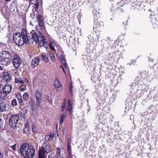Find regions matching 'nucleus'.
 <instances>
[{
    "mask_svg": "<svg viewBox=\"0 0 158 158\" xmlns=\"http://www.w3.org/2000/svg\"><path fill=\"white\" fill-rule=\"evenodd\" d=\"M35 149L30 144L25 143L21 145L20 152L25 158H32L35 154Z\"/></svg>",
    "mask_w": 158,
    "mask_h": 158,
    "instance_id": "1",
    "label": "nucleus"
},
{
    "mask_svg": "<svg viewBox=\"0 0 158 158\" xmlns=\"http://www.w3.org/2000/svg\"><path fill=\"white\" fill-rule=\"evenodd\" d=\"M11 59V55L9 52L3 51L0 53V61L3 64H8Z\"/></svg>",
    "mask_w": 158,
    "mask_h": 158,
    "instance_id": "2",
    "label": "nucleus"
},
{
    "mask_svg": "<svg viewBox=\"0 0 158 158\" xmlns=\"http://www.w3.org/2000/svg\"><path fill=\"white\" fill-rule=\"evenodd\" d=\"M13 38L15 43L19 46H22L24 44H27L28 43V40L23 39L20 33H15Z\"/></svg>",
    "mask_w": 158,
    "mask_h": 158,
    "instance_id": "3",
    "label": "nucleus"
},
{
    "mask_svg": "<svg viewBox=\"0 0 158 158\" xmlns=\"http://www.w3.org/2000/svg\"><path fill=\"white\" fill-rule=\"evenodd\" d=\"M19 116L18 114H13L11 115L9 120V125L11 128L15 129L16 127L19 120Z\"/></svg>",
    "mask_w": 158,
    "mask_h": 158,
    "instance_id": "4",
    "label": "nucleus"
},
{
    "mask_svg": "<svg viewBox=\"0 0 158 158\" xmlns=\"http://www.w3.org/2000/svg\"><path fill=\"white\" fill-rule=\"evenodd\" d=\"M31 33L32 34V38L36 44L39 43L41 39H42L43 35L40 32H39L37 33L34 31H32L31 32Z\"/></svg>",
    "mask_w": 158,
    "mask_h": 158,
    "instance_id": "5",
    "label": "nucleus"
},
{
    "mask_svg": "<svg viewBox=\"0 0 158 158\" xmlns=\"http://www.w3.org/2000/svg\"><path fill=\"white\" fill-rule=\"evenodd\" d=\"M35 96L37 105L39 107H40V102L42 100V93L40 92L38 90H36L35 92Z\"/></svg>",
    "mask_w": 158,
    "mask_h": 158,
    "instance_id": "6",
    "label": "nucleus"
},
{
    "mask_svg": "<svg viewBox=\"0 0 158 158\" xmlns=\"http://www.w3.org/2000/svg\"><path fill=\"white\" fill-rule=\"evenodd\" d=\"M37 20L38 23V25L40 29H44L45 28V23L42 16L38 14L37 16Z\"/></svg>",
    "mask_w": 158,
    "mask_h": 158,
    "instance_id": "7",
    "label": "nucleus"
},
{
    "mask_svg": "<svg viewBox=\"0 0 158 158\" xmlns=\"http://www.w3.org/2000/svg\"><path fill=\"white\" fill-rule=\"evenodd\" d=\"M12 61L14 66L16 68H18L21 64V60L19 59L18 55L17 54H15L14 56Z\"/></svg>",
    "mask_w": 158,
    "mask_h": 158,
    "instance_id": "8",
    "label": "nucleus"
},
{
    "mask_svg": "<svg viewBox=\"0 0 158 158\" xmlns=\"http://www.w3.org/2000/svg\"><path fill=\"white\" fill-rule=\"evenodd\" d=\"M1 76L3 80L6 82H9L11 78V75L7 72H3Z\"/></svg>",
    "mask_w": 158,
    "mask_h": 158,
    "instance_id": "9",
    "label": "nucleus"
},
{
    "mask_svg": "<svg viewBox=\"0 0 158 158\" xmlns=\"http://www.w3.org/2000/svg\"><path fill=\"white\" fill-rule=\"evenodd\" d=\"M3 93L6 95L9 94L12 90V86L11 85L7 83L2 88Z\"/></svg>",
    "mask_w": 158,
    "mask_h": 158,
    "instance_id": "10",
    "label": "nucleus"
},
{
    "mask_svg": "<svg viewBox=\"0 0 158 158\" xmlns=\"http://www.w3.org/2000/svg\"><path fill=\"white\" fill-rule=\"evenodd\" d=\"M9 109V106L7 104L2 102L0 103V111L3 112Z\"/></svg>",
    "mask_w": 158,
    "mask_h": 158,
    "instance_id": "11",
    "label": "nucleus"
},
{
    "mask_svg": "<svg viewBox=\"0 0 158 158\" xmlns=\"http://www.w3.org/2000/svg\"><path fill=\"white\" fill-rule=\"evenodd\" d=\"M40 62V59L39 58H34L31 62V66L32 68H34L37 66Z\"/></svg>",
    "mask_w": 158,
    "mask_h": 158,
    "instance_id": "12",
    "label": "nucleus"
},
{
    "mask_svg": "<svg viewBox=\"0 0 158 158\" xmlns=\"http://www.w3.org/2000/svg\"><path fill=\"white\" fill-rule=\"evenodd\" d=\"M42 39H41V40L39 42V43H38L39 44L41 47L44 46L46 49H47L48 48V46L47 45V42L45 40L46 39L45 37L43 36H42Z\"/></svg>",
    "mask_w": 158,
    "mask_h": 158,
    "instance_id": "13",
    "label": "nucleus"
},
{
    "mask_svg": "<svg viewBox=\"0 0 158 158\" xmlns=\"http://www.w3.org/2000/svg\"><path fill=\"white\" fill-rule=\"evenodd\" d=\"M42 149V151L44 152L48 153L50 151V147L48 144H47L46 143H44L42 146V148L40 149Z\"/></svg>",
    "mask_w": 158,
    "mask_h": 158,
    "instance_id": "14",
    "label": "nucleus"
},
{
    "mask_svg": "<svg viewBox=\"0 0 158 158\" xmlns=\"http://www.w3.org/2000/svg\"><path fill=\"white\" fill-rule=\"evenodd\" d=\"M20 34L21 35V36L23 38V39L28 40L27 33L25 29H22Z\"/></svg>",
    "mask_w": 158,
    "mask_h": 158,
    "instance_id": "15",
    "label": "nucleus"
},
{
    "mask_svg": "<svg viewBox=\"0 0 158 158\" xmlns=\"http://www.w3.org/2000/svg\"><path fill=\"white\" fill-rule=\"evenodd\" d=\"M68 110L69 111V113L70 114H71L72 113V105L71 103V101L70 100H68Z\"/></svg>",
    "mask_w": 158,
    "mask_h": 158,
    "instance_id": "16",
    "label": "nucleus"
},
{
    "mask_svg": "<svg viewBox=\"0 0 158 158\" xmlns=\"http://www.w3.org/2000/svg\"><path fill=\"white\" fill-rule=\"evenodd\" d=\"M25 82L24 77H21L19 78H15V82L16 83H19L20 84H23Z\"/></svg>",
    "mask_w": 158,
    "mask_h": 158,
    "instance_id": "17",
    "label": "nucleus"
},
{
    "mask_svg": "<svg viewBox=\"0 0 158 158\" xmlns=\"http://www.w3.org/2000/svg\"><path fill=\"white\" fill-rule=\"evenodd\" d=\"M27 111L26 108L22 109L21 111V116L24 118H25V115L27 113Z\"/></svg>",
    "mask_w": 158,
    "mask_h": 158,
    "instance_id": "18",
    "label": "nucleus"
},
{
    "mask_svg": "<svg viewBox=\"0 0 158 158\" xmlns=\"http://www.w3.org/2000/svg\"><path fill=\"white\" fill-rule=\"evenodd\" d=\"M42 149H40L39 151L38 158H44L46 152L42 151Z\"/></svg>",
    "mask_w": 158,
    "mask_h": 158,
    "instance_id": "19",
    "label": "nucleus"
},
{
    "mask_svg": "<svg viewBox=\"0 0 158 158\" xmlns=\"http://www.w3.org/2000/svg\"><path fill=\"white\" fill-rule=\"evenodd\" d=\"M66 116L67 115L64 114H63L60 115V121L59 122L60 124L61 125L63 124L64 120Z\"/></svg>",
    "mask_w": 158,
    "mask_h": 158,
    "instance_id": "20",
    "label": "nucleus"
},
{
    "mask_svg": "<svg viewBox=\"0 0 158 158\" xmlns=\"http://www.w3.org/2000/svg\"><path fill=\"white\" fill-rule=\"evenodd\" d=\"M54 134L53 133L49 135H47L45 137V140L47 141H49L51 140L53 137Z\"/></svg>",
    "mask_w": 158,
    "mask_h": 158,
    "instance_id": "21",
    "label": "nucleus"
},
{
    "mask_svg": "<svg viewBox=\"0 0 158 158\" xmlns=\"http://www.w3.org/2000/svg\"><path fill=\"white\" fill-rule=\"evenodd\" d=\"M54 85L57 88H59L61 87V84L58 80H56L55 81Z\"/></svg>",
    "mask_w": 158,
    "mask_h": 158,
    "instance_id": "22",
    "label": "nucleus"
},
{
    "mask_svg": "<svg viewBox=\"0 0 158 158\" xmlns=\"http://www.w3.org/2000/svg\"><path fill=\"white\" fill-rule=\"evenodd\" d=\"M60 59L63 64L66 63V59L63 56L60 55Z\"/></svg>",
    "mask_w": 158,
    "mask_h": 158,
    "instance_id": "23",
    "label": "nucleus"
},
{
    "mask_svg": "<svg viewBox=\"0 0 158 158\" xmlns=\"http://www.w3.org/2000/svg\"><path fill=\"white\" fill-rule=\"evenodd\" d=\"M48 158H58V156L54 153H52L48 155Z\"/></svg>",
    "mask_w": 158,
    "mask_h": 158,
    "instance_id": "24",
    "label": "nucleus"
},
{
    "mask_svg": "<svg viewBox=\"0 0 158 158\" xmlns=\"http://www.w3.org/2000/svg\"><path fill=\"white\" fill-rule=\"evenodd\" d=\"M11 105L13 106H17V102L16 99H14L12 101Z\"/></svg>",
    "mask_w": 158,
    "mask_h": 158,
    "instance_id": "25",
    "label": "nucleus"
},
{
    "mask_svg": "<svg viewBox=\"0 0 158 158\" xmlns=\"http://www.w3.org/2000/svg\"><path fill=\"white\" fill-rule=\"evenodd\" d=\"M26 89V86L24 85H22L20 86L19 89L21 91H25Z\"/></svg>",
    "mask_w": 158,
    "mask_h": 158,
    "instance_id": "26",
    "label": "nucleus"
},
{
    "mask_svg": "<svg viewBox=\"0 0 158 158\" xmlns=\"http://www.w3.org/2000/svg\"><path fill=\"white\" fill-rule=\"evenodd\" d=\"M67 147V151L68 152L69 156L70 157L72 156L71 147Z\"/></svg>",
    "mask_w": 158,
    "mask_h": 158,
    "instance_id": "27",
    "label": "nucleus"
},
{
    "mask_svg": "<svg viewBox=\"0 0 158 158\" xmlns=\"http://www.w3.org/2000/svg\"><path fill=\"white\" fill-rule=\"evenodd\" d=\"M73 86L72 85V83H70V84L69 85V91H70V93L71 95H72V93L73 92Z\"/></svg>",
    "mask_w": 158,
    "mask_h": 158,
    "instance_id": "28",
    "label": "nucleus"
},
{
    "mask_svg": "<svg viewBox=\"0 0 158 158\" xmlns=\"http://www.w3.org/2000/svg\"><path fill=\"white\" fill-rule=\"evenodd\" d=\"M39 1V0H36L35 2V3H32L33 4L35 5L36 8H38L39 6V3L38 2Z\"/></svg>",
    "mask_w": 158,
    "mask_h": 158,
    "instance_id": "29",
    "label": "nucleus"
},
{
    "mask_svg": "<svg viewBox=\"0 0 158 158\" xmlns=\"http://www.w3.org/2000/svg\"><path fill=\"white\" fill-rule=\"evenodd\" d=\"M43 60L45 61L46 62H48L49 61V60L48 57L46 56L42 55V56Z\"/></svg>",
    "mask_w": 158,
    "mask_h": 158,
    "instance_id": "30",
    "label": "nucleus"
},
{
    "mask_svg": "<svg viewBox=\"0 0 158 158\" xmlns=\"http://www.w3.org/2000/svg\"><path fill=\"white\" fill-rule=\"evenodd\" d=\"M66 102L65 100H64V103L63 104V105L62 106V110L63 111L64 110V109L66 107Z\"/></svg>",
    "mask_w": 158,
    "mask_h": 158,
    "instance_id": "31",
    "label": "nucleus"
},
{
    "mask_svg": "<svg viewBox=\"0 0 158 158\" xmlns=\"http://www.w3.org/2000/svg\"><path fill=\"white\" fill-rule=\"evenodd\" d=\"M4 125V121L0 118V128H2Z\"/></svg>",
    "mask_w": 158,
    "mask_h": 158,
    "instance_id": "32",
    "label": "nucleus"
},
{
    "mask_svg": "<svg viewBox=\"0 0 158 158\" xmlns=\"http://www.w3.org/2000/svg\"><path fill=\"white\" fill-rule=\"evenodd\" d=\"M49 56L50 58H51V59L52 60H55V56H54V55L52 53H50L49 54Z\"/></svg>",
    "mask_w": 158,
    "mask_h": 158,
    "instance_id": "33",
    "label": "nucleus"
},
{
    "mask_svg": "<svg viewBox=\"0 0 158 158\" xmlns=\"http://www.w3.org/2000/svg\"><path fill=\"white\" fill-rule=\"evenodd\" d=\"M29 130V128L25 127L23 129V132L24 133L27 134V132H28Z\"/></svg>",
    "mask_w": 158,
    "mask_h": 158,
    "instance_id": "34",
    "label": "nucleus"
},
{
    "mask_svg": "<svg viewBox=\"0 0 158 158\" xmlns=\"http://www.w3.org/2000/svg\"><path fill=\"white\" fill-rule=\"evenodd\" d=\"M23 98L25 100L28 98V94L27 93H25L23 95Z\"/></svg>",
    "mask_w": 158,
    "mask_h": 158,
    "instance_id": "35",
    "label": "nucleus"
},
{
    "mask_svg": "<svg viewBox=\"0 0 158 158\" xmlns=\"http://www.w3.org/2000/svg\"><path fill=\"white\" fill-rule=\"evenodd\" d=\"M49 41L50 42V44H51L53 46L56 45L55 42L54 41L52 40H50Z\"/></svg>",
    "mask_w": 158,
    "mask_h": 158,
    "instance_id": "36",
    "label": "nucleus"
},
{
    "mask_svg": "<svg viewBox=\"0 0 158 158\" xmlns=\"http://www.w3.org/2000/svg\"><path fill=\"white\" fill-rule=\"evenodd\" d=\"M10 147L12 148V149L14 151L15 150L16 148V144H15L14 145L10 146Z\"/></svg>",
    "mask_w": 158,
    "mask_h": 158,
    "instance_id": "37",
    "label": "nucleus"
},
{
    "mask_svg": "<svg viewBox=\"0 0 158 158\" xmlns=\"http://www.w3.org/2000/svg\"><path fill=\"white\" fill-rule=\"evenodd\" d=\"M32 130H33V132L34 133H35L37 132L36 128L35 127V126H32Z\"/></svg>",
    "mask_w": 158,
    "mask_h": 158,
    "instance_id": "38",
    "label": "nucleus"
},
{
    "mask_svg": "<svg viewBox=\"0 0 158 158\" xmlns=\"http://www.w3.org/2000/svg\"><path fill=\"white\" fill-rule=\"evenodd\" d=\"M49 46L50 48L53 51H54L55 50L53 46L51 44H49Z\"/></svg>",
    "mask_w": 158,
    "mask_h": 158,
    "instance_id": "39",
    "label": "nucleus"
},
{
    "mask_svg": "<svg viewBox=\"0 0 158 158\" xmlns=\"http://www.w3.org/2000/svg\"><path fill=\"white\" fill-rule=\"evenodd\" d=\"M60 154V151L59 149H58L56 151V155L58 157L59 156Z\"/></svg>",
    "mask_w": 158,
    "mask_h": 158,
    "instance_id": "40",
    "label": "nucleus"
},
{
    "mask_svg": "<svg viewBox=\"0 0 158 158\" xmlns=\"http://www.w3.org/2000/svg\"><path fill=\"white\" fill-rule=\"evenodd\" d=\"M18 101L21 105H23V102L22 100V99H21L20 100H19Z\"/></svg>",
    "mask_w": 158,
    "mask_h": 158,
    "instance_id": "41",
    "label": "nucleus"
},
{
    "mask_svg": "<svg viewBox=\"0 0 158 158\" xmlns=\"http://www.w3.org/2000/svg\"><path fill=\"white\" fill-rule=\"evenodd\" d=\"M16 97L18 99V100H20L21 99V95L19 94L17 95Z\"/></svg>",
    "mask_w": 158,
    "mask_h": 158,
    "instance_id": "42",
    "label": "nucleus"
},
{
    "mask_svg": "<svg viewBox=\"0 0 158 158\" xmlns=\"http://www.w3.org/2000/svg\"><path fill=\"white\" fill-rule=\"evenodd\" d=\"M71 142H67V147H71Z\"/></svg>",
    "mask_w": 158,
    "mask_h": 158,
    "instance_id": "43",
    "label": "nucleus"
},
{
    "mask_svg": "<svg viewBox=\"0 0 158 158\" xmlns=\"http://www.w3.org/2000/svg\"><path fill=\"white\" fill-rule=\"evenodd\" d=\"M29 124L28 123H27L25 124V127H27V128H29Z\"/></svg>",
    "mask_w": 158,
    "mask_h": 158,
    "instance_id": "44",
    "label": "nucleus"
},
{
    "mask_svg": "<svg viewBox=\"0 0 158 158\" xmlns=\"http://www.w3.org/2000/svg\"><path fill=\"white\" fill-rule=\"evenodd\" d=\"M63 65L64 66V67L65 69H67V68L68 66L66 63L64 64H63Z\"/></svg>",
    "mask_w": 158,
    "mask_h": 158,
    "instance_id": "45",
    "label": "nucleus"
},
{
    "mask_svg": "<svg viewBox=\"0 0 158 158\" xmlns=\"http://www.w3.org/2000/svg\"><path fill=\"white\" fill-rule=\"evenodd\" d=\"M67 142H71V140L69 138H67Z\"/></svg>",
    "mask_w": 158,
    "mask_h": 158,
    "instance_id": "46",
    "label": "nucleus"
},
{
    "mask_svg": "<svg viewBox=\"0 0 158 158\" xmlns=\"http://www.w3.org/2000/svg\"><path fill=\"white\" fill-rule=\"evenodd\" d=\"M60 68H61L62 69V70H63V71H64V68L63 67V66H61V65H60Z\"/></svg>",
    "mask_w": 158,
    "mask_h": 158,
    "instance_id": "47",
    "label": "nucleus"
},
{
    "mask_svg": "<svg viewBox=\"0 0 158 158\" xmlns=\"http://www.w3.org/2000/svg\"><path fill=\"white\" fill-rule=\"evenodd\" d=\"M15 1H13L12 2V5H13V4H15Z\"/></svg>",
    "mask_w": 158,
    "mask_h": 158,
    "instance_id": "48",
    "label": "nucleus"
},
{
    "mask_svg": "<svg viewBox=\"0 0 158 158\" xmlns=\"http://www.w3.org/2000/svg\"><path fill=\"white\" fill-rule=\"evenodd\" d=\"M29 2H32L33 1L32 0H28Z\"/></svg>",
    "mask_w": 158,
    "mask_h": 158,
    "instance_id": "49",
    "label": "nucleus"
},
{
    "mask_svg": "<svg viewBox=\"0 0 158 158\" xmlns=\"http://www.w3.org/2000/svg\"><path fill=\"white\" fill-rule=\"evenodd\" d=\"M33 1L32 2H31L32 3L33 2V3H35V1L36 0H32Z\"/></svg>",
    "mask_w": 158,
    "mask_h": 158,
    "instance_id": "50",
    "label": "nucleus"
},
{
    "mask_svg": "<svg viewBox=\"0 0 158 158\" xmlns=\"http://www.w3.org/2000/svg\"><path fill=\"white\" fill-rule=\"evenodd\" d=\"M2 67H1V66H0V70H2Z\"/></svg>",
    "mask_w": 158,
    "mask_h": 158,
    "instance_id": "51",
    "label": "nucleus"
},
{
    "mask_svg": "<svg viewBox=\"0 0 158 158\" xmlns=\"http://www.w3.org/2000/svg\"><path fill=\"white\" fill-rule=\"evenodd\" d=\"M113 9H111V12H113Z\"/></svg>",
    "mask_w": 158,
    "mask_h": 158,
    "instance_id": "52",
    "label": "nucleus"
},
{
    "mask_svg": "<svg viewBox=\"0 0 158 158\" xmlns=\"http://www.w3.org/2000/svg\"><path fill=\"white\" fill-rule=\"evenodd\" d=\"M64 73L65 74H66V73H65V70H64V71H63Z\"/></svg>",
    "mask_w": 158,
    "mask_h": 158,
    "instance_id": "53",
    "label": "nucleus"
},
{
    "mask_svg": "<svg viewBox=\"0 0 158 158\" xmlns=\"http://www.w3.org/2000/svg\"><path fill=\"white\" fill-rule=\"evenodd\" d=\"M121 10L122 11V12H123V9H121Z\"/></svg>",
    "mask_w": 158,
    "mask_h": 158,
    "instance_id": "54",
    "label": "nucleus"
},
{
    "mask_svg": "<svg viewBox=\"0 0 158 158\" xmlns=\"http://www.w3.org/2000/svg\"><path fill=\"white\" fill-rule=\"evenodd\" d=\"M32 110H34V109H33V108H32Z\"/></svg>",
    "mask_w": 158,
    "mask_h": 158,
    "instance_id": "55",
    "label": "nucleus"
}]
</instances>
